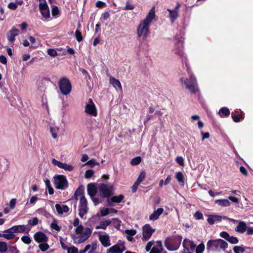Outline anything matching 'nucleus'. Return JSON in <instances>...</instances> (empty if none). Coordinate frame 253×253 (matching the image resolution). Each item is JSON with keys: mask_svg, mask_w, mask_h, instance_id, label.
Wrapping results in <instances>:
<instances>
[{"mask_svg": "<svg viewBox=\"0 0 253 253\" xmlns=\"http://www.w3.org/2000/svg\"><path fill=\"white\" fill-rule=\"evenodd\" d=\"M56 211L59 215H66L69 212V208L63 204H57L55 206Z\"/></svg>", "mask_w": 253, "mask_h": 253, "instance_id": "19", "label": "nucleus"}, {"mask_svg": "<svg viewBox=\"0 0 253 253\" xmlns=\"http://www.w3.org/2000/svg\"><path fill=\"white\" fill-rule=\"evenodd\" d=\"M87 190L88 195L91 197L94 196L96 193V188L95 185L91 183L88 184Z\"/></svg>", "mask_w": 253, "mask_h": 253, "instance_id": "31", "label": "nucleus"}, {"mask_svg": "<svg viewBox=\"0 0 253 253\" xmlns=\"http://www.w3.org/2000/svg\"><path fill=\"white\" fill-rule=\"evenodd\" d=\"M109 82H110V84H111L115 88V89L117 90H119V91L122 90V87L121 84L118 80H117L112 77H111L110 78Z\"/></svg>", "mask_w": 253, "mask_h": 253, "instance_id": "25", "label": "nucleus"}, {"mask_svg": "<svg viewBox=\"0 0 253 253\" xmlns=\"http://www.w3.org/2000/svg\"><path fill=\"white\" fill-rule=\"evenodd\" d=\"M186 71L188 73L189 78L187 79L184 77L180 78V83L183 85L192 93H197L199 90L198 87V83L196 78L193 73L191 70L190 67L188 64L185 62Z\"/></svg>", "mask_w": 253, "mask_h": 253, "instance_id": "2", "label": "nucleus"}, {"mask_svg": "<svg viewBox=\"0 0 253 253\" xmlns=\"http://www.w3.org/2000/svg\"><path fill=\"white\" fill-rule=\"evenodd\" d=\"M33 237L35 241L39 244L43 242H47L48 241L47 236L41 231H38L35 233Z\"/></svg>", "mask_w": 253, "mask_h": 253, "instance_id": "17", "label": "nucleus"}, {"mask_svg": "<svg viewBox=\"0 0 253 253\" xmlns=\"http://www.w3.org/2000/svg\"><path fill=\"white\" fill-rule=\"evenodd\" d=\"M141 161V158L140 157H136L132 159L131 161V164L133 166L137 165L140 163Z\"/></svg>", "mask_w": 253, "mask_h": 253, "instance_id": "44", "label": "nucleus"}, {"mask_svg": "<svg viewBox=\"0 0 253 253\" xmlns=\"http://www.w3.org/2000/svg\"><path fill=\"white\" fill-rule=\"evenodd\" d=\"M7 248L6 244L3 242H0V253H5Z\"/></svg>", "mask_w": 253, "mask_h": 253, "instance_id": "43", "label": "nucleus"}, {"mask_svg": "<svg viewBox=\"0 0 253 253\" xmlns=\"http://www.w3.org/2000/svg\"><path fill=\"white\" fill-rule=\"evenodd\" d=\"M233 251L235 253H244L245 249L241 246H235L233 248Z\"/></svg>", "mask_w": 253, "mask_h": 253, "instance_id": "47", "label": "nucleus"}, {"mask_svg": "<svg viewBox=\"0 0 253 253\" xmlns=\"http://www.w3.org/2000/svg\"><path fill=\"white\" fill-rule=\"evenodd\" d=\"M154 242L153 241H150L148 242L146 246L145 250L146 252H149L153 248L152 246L154 245Z\"/></svg>", "mask_w": 253, "mask_h": 253, "instance_id": "51", "label": "nucleus"}, {"mask_svg": "<svg viewBox=\"0 0 253 253\" xmlns=\"http://www.w3.org/2000/svg\"><path fill=\"white\" fill-rule=\"evenodd\" d=\"M47 53L52 57H55L57 55V51L54 49H48L47 50Z\"/></svg>", "mask_w": 253, "mask_h": 253, "instance_id": "58", "label": "nucleus"}, {"mask_svg": "<svg viewBox=\"0 0 253 253\" xmlns=\"http://www.w3.org/2000/svg\"><path fill=\"white\" fill-rule=\"evenodd\" d=\"M155 7H153L147 14L146 17L141 20L136 29V34L137 37L142 38L145 40L149 35V27L155 18Z\"/></svg>", "mask_w": 253, "mask_h": 253, "instance_id": "1", "label": "nucleus"}, {"mask_svg": "<svg viewBox=\"0 0 253 253\" xmlns=\"http://www.w3.org/2000/svg\"><path fill=\"white\" fill-rule=\"evenodd\" d=\"M125 232L127 235L134 236L136 233V230L135 229H126Z\"/></svg>", "mask_w": 253, "mask_h": 253, "instance_id": "56", "label": "nucleus"}, {"mask_svg": "<svg viewBox=\"0 0 253 253\" xmlns=\"http://www.w3.org/2000/svg\"><path fill=\"white\" fill-rule=\"evenodd\" d=\"M126 250L124 243L119 241L107 250L106 253H123Z\"/></svg>", "mask_w": 253, "mask_h": 253, "instance_id": "13", "label": "nucleus"}, {"mask_svg": "<svg viewBox=\"0 0 253 253\" xmlns=\"http://www.w3.org/2000/svg\"><path fill=\"white\" fill-rule=\"evenodd\" d=\"M215 202L221 207H228L230 205V202L227 199L216 200Z\"/></svg>", "mask_w": 253, "mask_h": 253, "instance_id": "34", "label": "nucleus"}, {"mask_svg": "<svg viewBox=\"0 0 253 253\" xmlns=\"http://www.w3.org/2000/svg\"><path fill=\"white\" fill-rule=\"evenodd\" d=\"M162 251V244L157 242V246L153 247L149 253H161Z\"/></svg>", "mask_w": 253, "mask_h": 253, "instance_id": "36", "label": "nucleus"}, {"mask_svg": "<svg viewBox=\"0 0 253 253\" xmlns=\"http://www.w3.org/2000/svg\"><path fill=\"white\" fill-rule=\"evenodd\" d=\"M85 112L90 116L96 117L97 115V110L96 106L91 99H89L85 107Z\"/></svg>", "mask_w": 253, "mask_h": 253, "instance_id": "14", "label": "nucleus"}, {"mask_svg": "<svg viewBox=\"0 0 253 253\" xmlns=\"http://www.w3.org/2000/svg\"><path fill=\"white\" fill-rule=\"evenodd\" d=\"M68 253H78V250L75 247H71L67 249Z\"/></svg>", "mask_w": 253, "mask_h": 253, "instance_id": "59", "label": "nucleus"}, {"mask_svg": "<svg viewBox=\"0 0 253 253\" xmlns=\"http://www.w3.org/2000/svg\"><path fill=\"white\" fill-rule=\"evenodd\" d=\"M182 245L184 249H190L192 251L196 247V245L192 241L188 239H185L183 240Z\"/></svg>", "mask_w": 253, "mask_h": 253, "instance_id": "22", "label": "nucleus"}, {"mask_svg": "<svg viewBox=\"0 0 253 253\" xmlns=\"http://www.w3.org/2000/svg\"><path fill=\"white\" fill-rule=\"evenodd\" d=\"M11 228L14 234L23 233L27 230L26 226L23 224L14 225Z\"/></svg>", "mask_w": 253, "mask_h": 253, "instance_id": "26", "label": "nucleus"}, {"mask_svg": "<svg viewBox=\"0 0 253 253\" xmlns=\"http://www.w3.org/2000/svg\"><path fill=\"white\" fill-rule=\"evenodd\" d=\"M220 236L227 241L230 235L226 232L222 231L220 233Z\"/></svg>", "mask_w": 253, "mask_h": 253, "instance_id": "60", "label": "nucleus"}, {"mask_svg": "<svg viewBox=\"0 0 253 253\" xmlns=\"http://www.w3.org/2000/svg\"><path fill=\"white\" fill-rule=\"evenodd\" d=\"M49 131L53 139L57 140L60 134V127L57 126H50L49 128Z\"/></svg>", "mask_w": 253, "mask_h": 253, "instance_id": "24", "label": "nucleus"}, {"mask_svg": "<svg viewBox=\"0 0 253 253\" xmlns=\"http://www.w3.org/2000/svg\"><path fill=\"white\" fill-rule=\"evenodd\" d=\"M112 223L114 226L116 228H119L120 227L121 221L118 218H113L112 220Z\"/></svg>", "mask_w": 253, "mask_h": 253, "instance_id": "45", "label": "nucleus"}, {"mask_svg": "<svg viewBox=\"0 0 253 253\" xmlns=\"http://www.w3.org/2000/svg\"><path fill=\"white\" fill-rule=\"evenodd\" d=\"M29 40L32 44H37L36 46H35V47H38V46L39 45V43L37 42L38 40L32 36H30L29 37Z\"/></svg>", "mask_w": 253, "mask_h": 253, "instance_id": "54", "label": "nucleus"}, {"mask_svg": "<svg viewBox=\"0 0 253 253\" xmlns=\"http://www.w3.org/2000/svg\"><path fill=\"white\" fill-rule=\"evenodd\" d=\"M99 191L101 196L109 197L113 193V187L111 185L100 184L99 185Z\"/></svg>", "mask_w": 253, "mask_h": 253, "instance_id": "12", "label": "nucleus"}, {"mask_svg": "<svg viewBox=\"0 0 253 253\" xmlns=\"http://www.w3.org/2000/svg\"><path fill=\"white\" fill-rule=\"evenodd\" d=\"M39 9L43 18L47 19L50 18V14L49 9L46 2H40L39 3Z\"/></svg>", "mask_w": 253, "mask_h": 253, "instance_id": "16", "label": "nucleus"}, {"mask_svg": "<svg viewBox=\"0 0 253 253\" xmlns=\"http://www.w3.org/2000/svg\"><path fill=\"white\" fill-rule=\"evenodd\" d=\"M175 177L181 186H184V175L181 171L177 172L175 173Z\"/></svg>", "mask_w": 253, "mask_h": 253, "instance_id": "33", "label": "nucleus"}, {"mask_svg": "<svg viewBox=\"0 0 253 253\" xmlns=\"http://www.w3.org/2000/svg\"><path fill=\"white\" fill-rule=\"evenodd\" d=\"M83 194V190L81 188H78L74 194L75 198L76 200H80L79 215L81 218H83L88 211L87 200Z\"/></svg>", "mask_w": 253, "mask_h": 253, "instance_id": "5", "label": "nucleus"}, {"mask_svg": "<svg viewBox=\"0 0 253 253\" xmlns=\"http://www.w3.org/2000/svg\"><path fill=\"white\" fill-rule=\"evenodd\" d=\"M124 199V196L122 194L117 196H113L111 198L108 199V203L109 205L111 206L113 203H120Z\"/></svg>", "mask_w": 253, "mask_h": 253, "instance_id": "27", "label": "nucleus"}, {"mask_svg": "<svg viewBox=\"0 0 253 253\" xmlns=\"http://www.w3.org/2000/svg\"><path fill=\"white\" fill-rule=\"evenodd\" d=\"M175 161L181 166H184V159L181 156H177L175 159Z\"/></svg>", "mask_w": 253, "mask_h": 253, "instance_id": "49", "label": "nucleus"}, {"mask_svg": "<svg viewBox=\"0 0 253 253\" xmlns=\"http://www.w3.org/2000/svg\"><path fill=\"white\" fill-rule=\"evenodd\" d=\"M72 224L73 226L78 227L79 226H82L81 224H80V220L79 218H76L74 219L73 221Z\"/></svg>", "mask_w": 253, "mask_h": 253, "instance_id": "63", "label": "nucleus"}, {"mask_svg": "<svg viewBox=\"0 0 253 253\" xmlns=\"http://www.w3.org/2000/svg\"><path fill=\"white\" fill-rule=\"evenodd\" d=\"M146 176V172L143 170L141 171L136 180V182L140 184L141 182H142L145 179Z\"/></svg>", "mask_w": 253, "mask_h": 253, "instance_id": "40", "label": "nucleus"}, {"mask_svg": "<svg viewBox=\"0 0 253 253\" xmlns=\"http://www.w3.org/2000/svg\"><path fill=\"white\" fill-rule=\"evenodd\" d=\"M183 43L184 38L182 36H176L173 40V45L171 48L172 53L176 54L183 59L184 62H186L188 63L187 60L185 56V54L183 51Z\"/></svg>", "mask_w": 253, "mask_h": 253, "instance_id": "4", "label": "nucleus"}, {"mask_svg": "<svg viewBox=\"0 0 253 253\" xmlns=\"http://www.w3.org/2000/svg\"><path fill=\"white\" fill-rule=\"evenodd\" d=\"M247 225L244 221H240L238 226L235 229V231L240 233H244L247 230Z\"/></svg>", "mask_w": 253, "mask_h": 253, "instance_id": "29", "label": "nucleus"}, {"mask_svg": "<svg viewBox=\"0 0 253 253\" xmlns=\"http://www.w3.org/2000/svg\"><path fill=\"white\" fill-rule=\"evenodd\" d=\"M51 229L55 230L57 232H59L61 229V226L58 224V222L56 220L54 219L50 224Z\"/></svg>", "mask_w": 253, "mask_h": 253, "instance_id": "37", "label": "nucleus"}, {"mask_svg": "<svg viewBox=\"0 0 253 253\" xmlns=\"http://www.w3.org/2000/svg\"><path fill=\"white\" fill-rule=\"evenodd\" d=\"M181 4L179 2H177L176 5L173 9L169 8L167 9L168 12V18L169 19L171 23H173L179 17V9Z\"/></svg>", "mask_w": 253, "mask_h": 253, "instance_id": "11", "label": "nucleus"}, {"mask_svg": "<svg viewBox=\"0 0 253 253\" xmlns=\"http://www.w3.org/2000/svg\"><path fill=\"white\" fill-rule=\"evenodd\" d=\"M156 229L153 228L150 224H145L142 227V240L146 242L148 241L151 237Z\"/></svg>", "mask_w": 253, "mask_h": 253, "instance_id": "10", "label": "nucleus"}, {"mask_svg": "<svg viewBox=\"0 0 253 253\" xmlns=\"http://www.w3.org/2000/svg\"><path fill=\"white\" fill-rule=\"evenodd\" d=\"M85 165H89L91 167H93L95 165H99V163L97 162L94 159H92L88 161H87L85 164H84L83 166Z\"/></svg>", "mask_w": 253, "mask_h": 253, "instance_id": "42", "label": "nucleus"}, {"mask_svg": "<svg viewBox=\"0 0 253 253\" xmlns=\"http://www.w3.org/2000/svg\"><path fill=\"white\" fill-rule=\"evenodd\" d=\"M21 240L24 244L27 245L30 244L32 242L31 238L29 235L23 236L21 237Z\"/></svg>", "mask_w": 253, "mask_h": 253, "instance_id": "41", "label": "nucleus"}, {"mask_svg": "<svg viewBox=\"0 0 253 253\" xmlns=\"http://www.w3.org/2000/svg\"><path fill=\"white\" fill-rule=\"evenodd\" d=\"M75 36L76 40L78 42H80L83 40L82 33L79 30L76 31Z\"/></svg>", "mask_w": 253, "mask_h": 253, "instance_id": "50", "label": "nucleus"}, {"mask_svg": "<svg viewBox=\"0 0 253 253\" xmlns=\"http://www.w3.org/2000/svg\"><path fill=\"white\" fill-rule=\"evenodd\" d=\"M204 250L205 245L204 244L201 243L196 247V253H202Z\"/></svg>", "mask_w": 253, "mask_h": 253, "instance_id": "46", "label": "nucleus"}, {"mask_svg": "<svg viewBox=\"0 0 253 253\" xmlns=\"http://www.w3.org/2000/svg\"><path fill=\"white\" fill-rule=\"evenodd\" d=\"M38 200V197L36 196H33L31 197L29 202H27L26 205H28L29 204L31 205L35 204Z\"/></svg>", "mask_w": 253, "mask_h": 253, "instance_id": "57", "label": "nucleus"}, {"mask_svg": "<svg viewBox=\"0 0 253 253\" xmlns=\"http://www.w3.org/2000/svg\"><path fill=\"white\" fill-rule=\"evenodd\" d=\"M73 239L75 243L80 244L86 241L91 235L92 230L88 227L80 226L76 227Z\"/></svg>", "mask_w": 253, "mask_h": 253, "instance_id": "3", "label": "nucleus"}, {"mask_svg": "<svg viewBox=\"0 0 253 253\" xmlns=\"http://www.w3.org/2000/svg\"><path fill=\"white\" fill-rule=\"evenodd\" d=\"M200 133L202 136V140H204L205 139H208L210 137V135L209 132H204L203 131H201Z\"/></svg>", "mask_w": 253, "mask_h": 253, "instance_id": "62", "label": "nucleus"}, {"mask_svg": "<svg viewBox=\"0 0 253 253\" xmlns=\"http://www.w3.org/2000/svg\"><path fill=\"white\" fill-rule=\"evenodd\" d=\"M39 248L42 252H45L49 248V246L47 242H43L39 245Z\"/></svg>", "mask_w": 253, "mask_h": 253, "instance_id": "39", "label": "nucleus"}, {"mask_svg": "<svg viewBox=\"0 0 253 253\" xmlns=\"http://www.w3.org/2000/svg\"><path fill=\"white\" fill-rule=\"evenodd\" d=\"M98 239L102 245L104 247H108L111 245L110 237L106 233L99 234L98 235Z\"/></svg>", "mask_w": 253, "mask_h": 253, "instance_id": "18", "label": "nucleus"}, {"mask_svg": "<svg viewBox=\"0 0 253 253\" xmlns=\"http://www.w3.org/2000/svg\"><path fill=\"white\" fill-rule=\"evenodd\" d=\"M9 251L10 253H19V252L14 246H11L9 248Z\"/></svg>", "mask_w": 253, "mask_h": 253, "instance_id": "64", "label": "nucleus"}, {"mask_svg": "<svg viewBox=\"0 0 253 253\" xmlns=\"http://www.w3.org/2000/svg\"><path fill=\"white\" fill-rule=\"evenodd\" d=\"M227 241L232 244H236L238 243L239 240L237 237L230 236Z\"/></svg>", "mask_w": 253, "mask_h": 253, "instance_id": "48", "label": "nucleus"}, {"mask_svg": "<svg viewBox=\"0 0 253 253\" xmlns=\"http://www.w3.org/2000/svg\"><path fill=\"white\" fill-rule=\"evenodd\" d=\"M226 217L220 215L211 214L208 216L207 221L210 224H213L217 221H221L222 219H226Z\"/></svg>", "mask_w": 253, "mask_h": 253, "instance_id": "20", "label": "nucleus"}, {"mask_svg": "<svg viewBox=\"0 0 253 253\" xmlns=\"http://www.w3.org/2000/svg\"><path fill=\"white\" fill-rule=\"evenodd\" d=\"M227 247V243L222 239L211 240L207 243V248L212 251H224Z\"/></svg>", "mask_w": 253, "mask_h": 253, "instance_id": "6", "label": "nucleus"}, {"mask_svg": "<svg viewBox=\"0 0 253 253\" xmlns=\"http://www.w3.org/2000/svg\"><path fill=\"white\" fill-rule=\"evenodd\" d=\"M112 223L111 219H108L104 221H101L99 224L95 226V229H106L107 227Z\"/></svg>", "mask_w": 253, "mask_h": 253, "instance_id": "28", "label": "nucleus"}, {"mask_svg": "<svg viewBox=\"0 0 253 253\" xmlns=\"http://www.w3.org/2000/svg\"><path fill=\"white\" fill-rule=\"evenodd\" d=\"M88 247V253H97L98 245L95 243H92L91 244L87 245Z\"/></svg>", "mask_w": 253, "mask_h": 253, "instance_id": "35", "label": "nucleus"}, {"mask_svg": "<svg viewBox=\"0 0 253 253\" xmlns=\"http://www.w3.org/2000/svg\"><path fill=\"white\" fill-rule=\"evenodd\" d=\"M230 112L228 108L227 107L221 108L218 112V115L221 118H225L228 117L230 115Z\"/></svg>", "mask_w": 253, "mask_h": 253, "instance_id": "30", "label": "nucleus"}, {"mask_svg": "<svg viewBox=\"0 0 253 253\" xmlns=\"http://www.w3.org/2000/svg\"><path fill=\"white\" fill-rule=\"evenodd\" d=\"M164 211V209L162 208H158L157 210L154 211L153 213L149 216V220L151 221L156 220L163 213Z\"/></svg>", "mask_w": 253, "mask_h": 253, "instance_id": "21", "label": "nucleus"}, {"mask_svg": "<svg viewBox=\"0 0 253 253\" xmlns=\"http://www.w3.org/2000/svg\"><path fill=\"white\" fill-rule=\"evenodd\" d=\"M59 87L62 94L64 95L69 94L72 90V85L70 81L66 78H62L58 83Z\"/></svg>", "mask_w": 253, "mask_h": 253, "instance_id": "9", "label": "nucleus"}, {"mask_svg": "<svg viewBox=\"0 0 253 253\" xmlns=\"http://www.w3.org/2000/svg\"><path fill=\"white\" fill-rule=\"evenodd\" d=\"M38 219L37 217H34L32 219H30L28 220V224L32 226H35L37 225L38 223Z\"/></svg>", "mask_w": 253, "mask_h": 253, "instance_id": "52", "label": "nucleus"}, {"mask_svg": "<svg viewBox=\"0 0 253 253\" xmlns=\"http://www.w3.org/2000/svg\"><path fill=\"white\" fill-rule=\"evenodd\" d=\"M15 236V235L11 227L5 230L2 234L0 233V237H3L7 240L13 239Z\"/></svg>", "mask_w": 253, "mask_h": 253, "instance_id": "23", "label": "nucleus"}, {"mask_svg": "<svg viewBox=\"0 0 253 253\" xmlns=\"http://www.w3.org/2000/svg\"><path fill=\"white\" fill-rule=\"evenodd\" d=\"M53 183L56 188L64 190L68 186V182L65 175H56L53 177Z\"/></svg>", "mask_w": 253, "mask_h": 253, "instance_id": "8", "label": "nucleus"}, {"mask_svg": "<svg viewBox=\"0 0 253 253\" xmlns=\"http://www.w3.org/2000/svg\"><path fill=\"white\" fill-rule=\"evenodd\" d=\"M51 163L53 165L67 171H72L74 169V167L72 165L62 163L54 158L52 159Z\"/></svg>", "mask_w": 253, "mask_h": 253, "instance_id": "15", "label": "nucleus"}, {"mask_svg": "<svg viewBox=\"0 0 253 253\" xmlns=\"http://www.w3.org/2000/svg\"><path fill=\"white\" fill-rule=\"evenodd\" d=\"M17 6V3L14 2H10L7 5L8 8L12 10L16 9Z\"/></svg>", "mask_w": 253, "mask_h": 253, "instance_id": "61", "label": "nucleus"}, {"mask_svg": "<svg viewBox=\"0 0 253 253\" xmlns=\"http://www.w3.org/2000/svg\"><path fill=\"white\" fill-rule=\"evenodd\" d=\"M110 213V210L108 208H102L100 211V214L104 216L108 215Z\"/></svg>", "mask_w": 253, "mask_h": 253, "instance_id": "53", "label": "nucleus"}, {"mask_svg": "<svg viewBox=\"0 0 253 253\" xmlns=\"http://www.w3.org/2000/svg\"><path fill=\"white\" fill-rule=\"evenodd\" d=\"M181 239L178 237L167 238L165 241L166 248L171 251L177 250L180 245Z\"/></svg>", "mask_w": 253, "mask_h": 253, "instance_id": "7", "label": "nucleus"}, {"mask_svg": "<svg viewBox=\"0 0 253 253\" xmlns=\"http://www.w3.org/2000/svg\"><path fill=\"white\" fill-rule=\"evenodd\" d=\"M19 31L16 28H12L9 33V35L8 36V39L10 42H13L15 40V38L16 36L18 35Z\"/></svg>", "mask_w": 253, "mask_h": 253, "instance_id": "32", "label": "nucleus"}, {"mask_svg": "<svg viewBox=\"0 0 253 253\" xmlns=\"http://www.w3.org/2000/svg\"><path fill=\"white\" fill-rule=\"evenodd\" d=\"M94 174V171L91 169H88L85 171V177L86 178H91Z\"/></svg>", "mask_w": 253, "mask_h": 253, "instance_id": "55", "label": "nucleus"}, {"mask_svg": "<svg viewBox=\"0 0 253 253\" xmlns=\"http://www.w3.org/2000/svg\"><path fill=\"white\" fill-rule=\"evenodd\" d=\"M52 15L54 17H58L60 14V11L58 7L56 5H53L51 9Z\"/></svg>", "mask_w": 253, "mask_h": 253, "instance_id": "38", "label": "nucleus"}]
</instances>
